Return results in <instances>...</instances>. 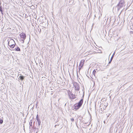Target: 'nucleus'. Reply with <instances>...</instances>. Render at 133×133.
Listing matches in <instances>:
<instances>
[{
    "instance_id": "f257e3e1",
    "label": "nucleus",
    "mask_w": 133,
    "mask_h": 133,
    "mask_svg": "<svg viewBox=\"0 0 133 133\" xmlns=\"http://www.w3.org/2000/svg\"><path fill=\"white\" fill-rule=\"evenodd\" d=\"M125 5V2L124 0H121L117 5L118 11Z\"/></svg>"
},
{
    "instance_id": "f03ea898",
    "label": "nucleus",
    "mask_w": 133,
    "mask_h": 133,
    "mask_svg": "<svg viewBox=\"0 0 133 133\" xmlns=\"http://www.w3.org/2000/svg\"><path fill=\"white\" fill-rule=\"evenodd\" d=\"M74 86L75 87V90L78 91L80 89V87L79 84L76 82H74L73 84Z\"/></svg>"
},
{
    "instance_id": "7ed1b4c3",
    "label": "nucleus",
    "mask_w": 133,
    "mask_h": 133,
    "mask_svg": "<svg viewBox=\"0 0 133 133\" xmlns=\"http://www.w3.org/2000/svg\"><path fill=\"white\" fill-rule=\"evenodd\" d=\"M20 36L21 38H22V41L23 42V43L24 42V40L25 39L26 36L25 34L23 32L20 34Z\"/></svg>"
},
{
    "instance_id": "20e7f679",
    "label": "nucleus",
    "mask_w": 133,
    "mask_h": 133,
    "mask_svg": "<svg viewBox=\"0 0 133 133\" xmlns=\"http://www.w3.org/2000/svg\"><path fill=\"white\" fill-rule=\"evenodd\" d=\"M7 41L8 42V45H10V44H16L14 41L11 38H10L8 39Z\"/></svg>"
},
{
    "instance_id": "39448f33",
    "label": "nucleus",
    "mask_w": 133,
    "mask_h": 133,
    "mask_svg": "<svg viewBox=\"0 0 133 133\" xmlns=\"http://www.w3.org/2000/svg\"><path fill=\"white\" fill-rule=\"evenodd\" d=\"M83 89H84V88H83V98H82L78 103H77L81 107L82 106L83 104V97L84 95V91H83Z\"/></svg>"
},
{
    "instance_id": "423d86ee",
    "label": "nucleus",
    "mask_w": 133,
    "mask_h": 133,
    "mask_svg": "<svg viewBox=\"0 0 133 133\" xmlns=\"http://www.w3.org/2000/svg\"><path fill=\"white\" fill-rule=\"evenodd\" d=\"M81 107V106L79 105L77 103H76L74 105L73 108L76 110H78Z\"/></svg>"
},
{
    "instance_id": "0eeeda50",
    "label": "nucleus",
    "mask_w": 133,
    "mask_h": 133,
    "mask_svg": "<svg viewBox=\"0 0 133 133\" xmlns=\"http://www.w3.org/2000/svg\"><path fill=\"white\" fill-rule=\"evenodd\" d=\"M84 62V60H82L80 62V64L78 68L80 70L81 68L83 67Z\"/></svg>"
},
{
    "instance_id": "6e6552de",
    "label": "nucleus",
    "mask_w": 133,
    "mask_h": 133,
    "mask_svg": "<svg viewBox=\"0 0 133 133\" xmlns=\"http://www.w3.org/2000/svg\"><path fill=\"white\" fill-rule=\"evenodd\" d=\"M36 120H37V122H38V127L39 126H40V125L41 123V121L40 120L39 118L38 114L36 116Z\"/></svg>"
},
{
    "instance_id": "1a4fd4ad",
    "label": "nucleus",
    "mask_w": 133,
    "mask_h": 133,
    "mask_svg": "<svg viewBox=\"0 0 133 133\" xmlns=\"http://www.w3.org/2000/svg\"><path fill=\"white\" fill-rule=\"evenodd\" d=\"M24 78L25 77L23 75H20L18 78V81L20 80L22 81L24 79Z\"/></svg>"
},
{
    "instance_id": "9d476101",
    "label": "nucleus",
    "mask_w": 133,
    "mask_h": 133,
    "mask_svg": "<svg viewBox=\"0 0 133 133\" xmlns=\"http://www.w3.org/2000/svg\"><path fill=\"white\" fill-rule=\"evenodd\" d=\"M76 98V95H75L73 94H72L71 96L69 98L70 99H74Z\"/></svg>"
},
{
    "instance_id": "9b49d317",
    "label": "nucleus",
    "mask_w": 133,
    "mask_h": 133,
    "mask_svg": "<svg viewBox=\"0 0 133 133\" xmlns=\"http://www.w3.org/2000/svg\"><path fill=\"white\" fill-rule=\"evenodd\" d=\"M15 50L16 51H20L21 50L20 48L17 46V47L16 48H15Z\"/></svg>"
},
{
    "instance_id": "f8f14e48",
    "label": "nucleus",
    "mask_w": 133,
    "mask_h": 133,
    "mask_svg": "<svg viewBox=\"0 0 133 133\" xmlns=\"http://www.w3.org/2000/svg\"><path fill=\"white\" fill-rule=\"evenodd\" d=\"M16 44H10V45H8L9 46H10V47L11 48H14L15 46V45Z\"/></svg>"
},
{
    "instance_id": "ddd939ff",
    "label": "nucleus",
    "mask_w": 133,
    "mask_h": 133,
    "mask_svg": "<svg viewBox=\"0 0 133 133\" xmlns=\"http://www.w3.org/2000/svg\"><path fill=\"white\" fill-rule=\"evenodd\" d=\"M32 120H31L30 121V122L29 123V125H30V126H32Z\"/></svg>"
},
{
    "instance_id": "4468645a",
    "label": "nucleus",
    "mask_w": 133,
    "mask_h": 133,
    "mask_svg": "<svg viewBox=\"0 0 133 133\" xmlns=\"http://www.w3.org/2000/svg\"><path fill=\"white\" fill-rule=\"evenodd\" d=\"M115 52L114 53H113V55H112L111 58L110 59L112 60V59H113V57H114V56L115 55Z\"/></svg>"
},
{
    "instance_id": "2eb2a0df",
    "label": "nucleus",
    "mask_w": 133,
    "mask_h": 133,
    "mask_svg": "<svg viewBox=\"0 0 133 133\" xmlns=\"http://www.w3.org/2000/svg\"><path fill=\"white\" fill-rule=\"evenodd\" d=\"M96 72V71L95 70H94L93 71L92 73H93V75H94L95 76V74Z\"/></svg>"
},
{
    "instance_id": "dca6fc26",
    "label": "nucleus",
    "mask_w": 133,
    "mask_h": 133,
    "mask_svg": "<svg viewBox=\"0 0 133 133\" xmlns=\"http://www.w3.org/2000/svg\"><path fill=\"white\" fill-rule=\"evenodd\" d=\"M3 122V119H0V124H2Z\"/></svg>"
},
{
    "instance_id": "f3484780",
    "label": "nucleus",
    "mask_w": 133,
    "mask_h": 133,
    "mask_svg": "<svg viewBox=\"0 0 133 133\" xmlns=\"http://www.w3.org/2000/svg\"><path fill=\"white\" fill-rule=\"evenodd\" d=\"M71 93L72 92L71 91H70L69 90L68 91V95L70 94H71Z\"/></svg>"
},
{
    "instance_id": "a211bd4d",
    "label": "nucleus",
    "mask_w": 133,
    "mask_h": 133,
    "mask_svg": "<svg viewBox=\"0 0 133 133\" xmlns=\"http://www.w3.org/2000/svg\"><path fill=\"white\" fill-rule=\"evenodd\" d=\"M72 94H73L72 92L71 94H70L68 95L69 97V98H70V96H72Z\"/></svg>"
},
{
    "instance_id": "6ab92c4d",
    "label": "nucleus",
    "mask_w": 133,
    "mask_h": 133,
    "mask_svg": "<svg viewBox=\"0 0 133 133\" xmlns=\"http://www.w3.org/2000/svg\"><path fill=\"white\" fill-rule=\"evenodd\" d=\"M71 120L72 122H74V119L73 118H72L71 119Z\"/></svg>"
},
{
    "instance_id": "aec40b11",
    "label": "nucleus",
    "mask_w": 133,
    "mask_h": 133,
    "mask_svg": "<svg viewBox=\"0 0 133 133\" xmlns=\"http://www.w3.org/2000/svg\"><path fill=\"white\" fill-rule=\"evenodd\" d=\"M112 60H111V59H110V61H109V62L108 63V64H110L111 63V61H112Z\"/></svg>"
},
{
    "instance_id": "412c9836",
    "label": "nucleus",
    "mask_w": 133,
    "mask_h": 133,
    "mask_svg": "<svg viewBox=\"0 0 133 133\" xmlns=\"http://www.w3.org/2000/svg\"><path fill=\"white\" fill-rule=\"evenodd\" d=\"M57 125H55V127H56V126H57Z\"/></svg>"
}]
</instances>
